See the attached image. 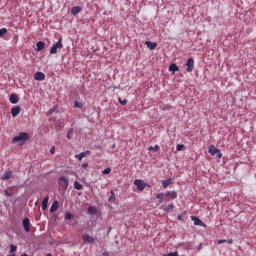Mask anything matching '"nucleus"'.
Instances as JSON below:
<instances>
[{"label": "nucleus", "mask_w": 256, "mask_h": 256, "mask_svg": "<svg viewBox=\"0 0 256 256\" xmlns=\"http://www.w3.org/2000/svg\"><path fill=\"white\" fill-rule=\"evenodd\" d=\"M185 215H187V211H183L182 214H179L177 216L178 221H183V217H185Z\"/></svg>", "instance_id": "obj_30"}, {"label": "nucleus", "mask_w": 256, "mask_h": 256, "mask_svg": "<svg viewBox=\"0 0 256 256\" xmlns=\"http://www.w3.org/2000/svg\"><path fill=\"white\" fill-rule=\"evenodd\" d=\"M87 155H91V151L87 150L81 152L80 154H76L75 157L76 159H78V161H83V158L87 157Z\"/></svg>", "instance_id": "obj_10"}, {"label": "nucleus", "mask_w": 256, "mask_h": 256, "mask_svg": "<svg viewBox=\"0 0 256 256\" xmlns=\"http://www.w3.org/2000/svg\"><path fill=\"white\" fill-rule=\"evenodd\" d=\"M74 189H76L77 191H81V189H83V184L79 183V181H75Z\"/></svg>", "instance_id": "obj_26"}, {"label": "nucleus", "mask_w": 256, "mask_h": 256, "mask_svg": "<svg viewBox=\"0 0 256 256\" xmlns=\"http://www.w3.org/2000/svg\"><path fill=\"white\" fill-rule=\"evenodd\" d=\"M65 219H66V220H71V219H73V214H71L70 212H66V213H65Z\"/></svg>", "instance_id": "obj_33"}, {"label": "nucleus", "mask_w": 256, "mask_h": 256, "mask_svg": "<svg viewBox=\"0 0 256 256\" xmlns=\"http://www.w3.org/2000/svg\"><path fill=\"white\" fill-rule=\"evenodd\" d=\"M169 71H171L172 73H176V71H179V66H177V64L172 63L169 66Z\"/></svg>", "instance_id": "obj_21"}, {"label": "nucleus", "mask_w": 256, "mask_h": 256, "mask_svg": "<svg viewBox=\"0 0 256 256\" xmlns=\"http://www.w3.org/2000/svg\"><path fill=\"white\" fill-rule=\"evenodd\" d=\"M166 199H177L176 191H167L165 194Z\"/></svg>", "instance_id": "obj_13"}, {"label": "nucleus", "mask_w": 256, "mask_h": 256, "mask_svg": "<svg viewBox=\"0 0 256 256\" xmlns=\"http://www.w3.org/2000/svg\"><path fill=\"white\" fill-rule=\"evenodd\" d=\"M9 101L12 103V105H17V103H19V96L15 93H12L10 95Z\"/></svg>", "instance_id": "obj_11"}, {"label": "nucleus", "mask_w": 256, "mask_h": 256, "mask_svg": "<svg viewBox=\"0 0 256 256\" xmlns=\"http://www.w3.org/2000/svg\"><path fill=\"white\" fill-rule=\"evenodd\" d=\"M87 167H89V164H88V163H83V164H82V168H83V169H87Z\"/></svg>", "instance_id": "obj_41"}, {"label": "nucleus", "mask_w": 256, "mask_h": 256, "mask_svg": "<svg viewBox=\"0 0 256 256\" xmlns=\"http://www.w3.org/2000/svg\"><path fill=\"white\" fill-rule=\"evenodd\" d=\"M46 256H53V254L49 253V254H47Z\"/></svg>", "instance_id": "obj_44"}, {"label": "nucleus", "mask_w": 256, "mask_h": 256, "mask_svg": "<svg viewBox=\"0 0 256 256\" xmlns=\"http://www.w3.org/2000/svg\"><path fill=\"white\" fill-rule=\"evenodd\" d=\"M43 49H45V42L38 41L36 43V51H43Z\"/></svg>", "instance_id": "obj_17"}, {"label": "nucleus", "mask_w": 256, "mask_h": 256, "mask_svg": "<svg viewBox=\"0 0 256 256\" xmlns=\"http://www.w3.org/2000/svg\"><path fill=\"white\" fill-rule=\"evenodd\" d=\"M50 153H51V155H55V146H52L50 148Z\"/></svg>", "instance_id": "obj_39"}, {"label": "nucleus", "mask_w": 256, "mask_h": 256, "mask_svg": "<svg viewBox=\"0 0 256 256\" xmlns=\"http://www.w3.org/2000/svg\"><path fill=\"white\" fill-rule=\"evenodd\" d=\"M88 215H97V208L93 206L88 207Z\"/></svg>", "instance_id": "obj_22"}, {"label": "nucleus", "mask_w": 256, "mask_h": 256, "mask_svg": "<svg viewBox=\"0 0 256 256\" xmlns=\"http://www.w3.org/2000/svg\"><path fill=\"white\" fill-rule=\"evenodd\" d=\"M102 255L103 256H109V253L108 252H103Z\"/></svg>", "instance_id": "obj_42"}, {"label": "nucleus", "mask_w": 256, "mask_h": 256, "mask_svg": "<svg viewBox=\"0 0 256 256\" xmlns=\"http://www.w3.org/2000/svg\"><path fill=\"white\" fill-rule=\"evenodd\" d=\"M183 245H184V243L182 242V243L178 244V247H183Z\"/></svg>", "instance_id": "obj_43"}, {"label": "nucleus", "mask_w": 256, "mask_h": 256, "mask_svg": "<svg viewBox=\"0 0 256 256\" xmlns=\"http://www.w3.org/2000/svg\"><path fill=\"white\" fill-rule=\"evenodd\" d=\"M161 149V147H159V145H155V146H150L148 148V151H154V153H157V151H159Z\"/></svg>", "instance_id": "obj_28"}, {"label": "nucleus", "mask_w": 256, "mask_h": 256, "mask_svg": "<svg viewBox=\"0 0 256 256\" xmlns=\"http://www.w3.org/2000/svg\"><path fill=\"white\" fill-rule=\"evenodd\" d=\"M10 177H13V172L11 171H5L4 174L2 175L3 181H6V179H10Z\"/></svg>", "instance_id": "obj_19"}, {"label": "nucleus", "mask_w": 256, "mask_h": 256, "mask_svg": "<svg viewBox=\"0 0 256 256\" xmlns=\"http://www.w3.org/2000/svg\"><path fill=\"white\" fill-rule=\"evenodd\" d=\"M35 81H45V73L43 72H36L34 74Z\"/></svg>", "instance_id": "obj_12"}, {"label": "nucleus", "mask_w": 256, "mask_h": 256, "mask_svg": "<svg viewBox=\"0 0 256 256\" xmlns=\"http://www.w3.org/2000/svg\"><path fill=\"white\" fill-rule=\"evenodd\" d=\"M223 243H227V240L223 239V240H219V241H218V245H221V244H223Z\"/></svg>", "instance_id": "obj_40"}, {"label": "nucleus", "mask_w": 256, "mask_h": 256, "mask_svg": "<svg viewBox=\"0 0 256 256\" xmlns=\"http://www.w3.org/2000/svg\"><path fill=\"white\" fill-rule=\"evenodd\" d=\"M146 45H147V47H149V49L151 51H153V49H155V47H157V43L151 42V41H146Z\"/></svg>", "instance_id": "obj_23"}, {"label": "nucleus", "mask_w": 256, "mask_h": 256, "mask_svg": "<svg viewBox=\"0 0 256 256\" xmlns=\"http://www.w3.org/2000/svg\"><path fill=\"white\" fill-rule=\"evenodd\" d=\"M67 139H73V128H70L66 135Z\"/></svg>", "instance_id": "obj_29"}, {"label": "nucleus", "mask_w": 256, "mask_h": 256, "mask_svg": "<svg viewBox=\"0 0 256 256\" xmlns=\"http://www.w3.org/2000/svg\"><path fill=\"white\" fill-rule=\"evenodd\" d=\"M134 185H136L138 191H144L145 187H147V183L143 182L141 179L134 180Z\"/></svg>", "instance_id": "obj_6"}, {"label": "nucleus", "mask_w": 256, "mask_h": 256, "mask_svg": "<svg viewBox=\"0 0 256 256\" xmlns=\"http://www.w3.org/2000/svg\"><path fill=\"white\" fill-rule=\"evenodd\" d=\"M59 185L61 187H64V189H67L69 187V178L67 176H60L58 179Z\"/></svg>", "instance_id": "obj_5"}, {"label": "nucleus", "mask_w": 256, "mask_h": 256, "mask_svg": "<svg viewBox=\"0 0 256 256\" xmlns=\"http://www.w3.org/2000/svg\"><path fill=\"white\" fill-rule=\"evenodd\" d=\"M119 103L120 105H127V99L121 100V98H119Z\"/></svg>", "instance_id": "obj_37"}, {"label": "nucleus", "mask_w": 256, "mask_h": 256, "mask_svg": "<svg viewBox=\"0 0 256 256\" xmlns=\"http://www.w3.org/2000/svg\"><path fill=\"white\" fill-rule=\"evenodd\" d=\"M82 9L81 6H74L71 9V14L72 15H79V13H81Z\"/></svg>", "instance_id": "obj_16"}, {"label": "nucleus", "mask_w": 256, "mask_h": 256, "mask_svg": "<svg viewBox=\"0 0 256 256\" xmlns=\"http://www.w3.org/2000/svg\"><path fill=\"white\" fill-rule=\"evenodd\" d=\"M30 138L31 136L29 135V133L20 132L18 136H15L12 139V143L13 145H15V143H18V145H20L21 147L22 145H25V143H27V141H29Z\"/></svg>", "instance_id": "obj_1"}, {"label": "nucleus", "mask_w": 256, "mask_h": 256, "mask_svg": "<svg viewBox=\"0 0 256 256\" xmlns=\"http://www.w3.org/2000/svg\"><path fill=\"white\" fill-rule=\"evenodd\" d=\"M195 69V60L193 58H188L186 62V71L187 73H191Z\"/></svg>", "instance_id": "obj_4"}, {"label": "nucleus", "mask_w": 256, "mask_h": 256, "mask_svg": "<svg viewBox=\"0 0 256 256\" xmlns=\"http://www.w3.org/2000/svg\"><path fill=\"white\" fill-rule=\"evenodd\" d=\"M82 240L84 241V243H86L87 245H91V243H95V238L91 237L87 234L82 236Z\"/></svg>", "instance_id": "obj_9"}, {"label": "nucleus", "mask_w": 256, "mask_h": 256, "mask_svg": "<svg viewBox=\"0 0 256 256\" xmlns=\"http://www.w3.org/2000/svg\"><path fill=\"white\" fill-rule=\"evenodd\" d=\"M201 249V244L199 245V247H198V251Z\"/></svg>", "instance_id": "obj_45"}, {"label": "nucleus", "mask_w": 256, "mask_h": 256, "mask_svg": "<svg viewBox=\"0 0 256 256\" xmlns=\"http://www.w3.org/2000/svg\"><path fill=\"white\" fill-rule=\"evenodd\" d=\"M5 35H7V28L0 29V37L3 38Z\"/></svg>", "instance_id": "obj_31"}, {"label": "nucleus", "mask_w": 256, "mask_h": 256, "mask_svg": "<svg viewBox=\"0 0 256 256\" xmlns=\"http://www.w3.org/2000/svg\"><path fill=\"white\" fill-rule=\"evenodd\" d=\"M19 113H21V107L16 106V107H13V108L11 109V115H12V117H17V115H19Z\"/></svg>", "instance_id": "obj_14"}, {"label": "nucleus", "mask_w": 256, "mask_h": 256, "mask_svg": "<svg viewBox=\"0 0 256 256\" xmlns=\"http://www.w3.org/2000/svg\"><path fill=\"white\" fill-rule=\"evenodd\" d=\"M103 175H109V173H111V168H106L103 170Z\"/></svg>", "instance_id": "obj_36"}, {"label": "nucleus", "mask_w": 256, "mask_h": 256, "mask_svg": "<svg viewBox=\"0 0 256 256\" xmlns=\"http://www.w3.org/2000/svg\"><path fill=\"white\" fill-rule=\"evenodd\" d=\"M208 153L212 155L213 157H217V159H221L223 157V153H221V150H219L217 147L210 145Z\"/></svg>", "instance_id": "obj_2"}, {"label": "nucleus", "mask_w": 256, "mask_h": 256, "mask_svg": "<svg viewBox=\"0 0 256 256\" xmlns=\"http://www.w3.org/2000/svg\"><path fill=\"white\" fill-rule=\"evenodd\" d=\"M173 181V179L168 178L162 181V187L164 189H167L169 187V185H171V182Z\"/></svg>", "instance_id": "obj_18"}, {"label": "nucleus", "mask_w": 256, "mask_h": 256, "mask_svg": "<svg viewBox=\"0 0 256 256\" xmlns=\"http://www.w3.org/2000/svg\"><path fill=\"white\" fill-rule=\"evenodd\" d=\"M73 225H77V222H75Z\"/></svg>", "instance_id": "obj_47"}, {"label": "nucleus", "mask_w": 256, "mask_h": 256, "mask_svg": "<svg viewBox=\"0 0 256 256\" xmlns=\"http://www.w3.org/2000/svg\"><path fill=\"white\" fill-rule=\"evenodd\" d=\"M163 197H165V194H164L163 192L158 193V194L156 195V199H159L158 205H161V203H163Z\"/></svg>", "instance_id": "obj_25"}, {"label": "nucleus", "mask_w": 256, "mask_h": 256, "mask_svg": "<svg viewBox=\"0 0 256 256\" xmlns=\"http://www.w3.org/2000/svg\"><path fill=\"white\" fill-rule=\"evenodd\" d=\"M229 243H233V240H229Z\"/></svg>", "instance_id": "obj_46"}, {"label": "nucleus", "mask_w": 256, "mask_h": 256, "mask_svg": "<svg viewBox=\"0 0 256 256\" xmlns=\"http://www.w3.org/2000/svg\"><path fill=\"white\" fill-rule=\"evenodd\" d=\"M59 209V201H54L50 207V213H55Z\"/></svg>", "instance_id": "obj_15"}, {"label": "nucleus", "mask_w": 256, "mask_h": 256, "mask_svg": "<svg viewBox=\"0 0 256 256\" xmlns=\"http://www.w3.org/2000/svg\"><path fill=\"white\" fill-rule=\"evenodd\" d=\"M164 256H179V252H177V251L170 252L168 254H165Z\"/></svg>", "instance_id": "obj_34"}, {"label": "nucleus", "mask_w": 256, "mask_h": 256, "mask_svg": "<svg viewBox=\"0 0 256 256\" xmlns=\"http://www.w3.org/2000/svg\"><path fill=\"white\" fill-rule=\"evenodd\" d=\"M191 221H194V225L199 227H207V224L203 220L199 219L197 216H191Z\"/></svg>", "instance_id": "obj_7"}, {"label": "nucleus", "mask_w": 256, "mask_h": 256, "mask_svg": "<svg viewBox=\"0 0 256 256\" xmlns=\"http://www.w3.org/2000/svg\"><path fill=\"white\" fill-rule=\"evenodd\" d=\"M183 147H185V145H183V144H178V145L176 146V150H177V151H183Z\"/></svg>", "instance_id": "obj_35"}, {"label": "nucleus", "mask_w": 256, "mask_h": 256, "mask_svg": "<svg viewBox=\"0 0 256 256\" xmlns=\"http://www.w3.org/2000/svg\"><path fill=\"white\" fill-rule=\"evenodd\" d=\"M173 204H168L165 208H164V211L167 213L169 211H171V209H173Z\"/></svg>", "instance_id": "obj_32"}, {"label": "nucleus", "mask_w": 256, "mask_h": 256, "mask_svg": "<svg viewBox=\"0 0 256 256\" xmlns=\"http://www.w3.org/2000/svg\"><path fill=\"white\" fill-rule=\"evenodd\" d=\"M22 224L24 227V231H26V233H29V231H31V227L29 226L31 225V220H29V218H24Z\"/></svg>", "instance_id": "obj_8"}, {"label": "nucleus", "mask_w": 256, "mask_h": 256, "mask_svg": "<svg viewBox=\"0 0 256 256\" xmlns=\"http://www.w3.org/2000/svg\"><path fill=\"white\" fill-rule=\"evenodd\" d=\"M74 109H83V103L75 100L74 101Z\"/></svg>", "instance_id": "obj_27"}, {"label": "nucleus", "mask_w": 256, "mask_h": 256, "mask_svg": "<svg viewBox=\"0 0 256 256\" xmlns=\"http://www.w3.org/2000/svg\"><path fill=\"white\" fill-rule=\"evenodd\" d=\"M57 49H63V40L61 38H59L58 41L51 47L50 54H57Z\"/></svg>", "instance_id": "obj_3"}, {"label": "nucleus", "mask_w": 256, "mask_h": 256, "mask_svg": "<svg viewBox=\"0 0 256 256\" xmlns=\"http://www.w3.org/2000/svg\"><path fill=\"white\" fill-rule=\"evenodd\" d=\"M4 193H5V195H7V197L13 196V193L9 192V190H5Z\"/></svg>", "instance_id": "obj_38"}, {"label": "nucleus", "mask_w": 256, "mask_h": 256, "mask_svg": "<svg viewBox=\"0 0 256 256\" xmlns=\"http://www.w3.org/2000/svg\"><path fill=\"white\" fill-rule=\"evenodd\" d=\"M49 204V196H46L42 200V210L45 211L47 209V205Z\"/></svg>", "instance_id": "obj_20"}, {"label": "nucleus", "mask_w": 256, "mask_h": 256, "mask_svg": "<svg viewBox=\"0 0 256 256\" xmlns=\"http://www.w3.org/2000/svg\"><path fill=\"white\" fill-rule=\"evenodd\" d=\"M115 200H116V198H115V191L111 190L110 196L108 198V201H109V203H115Z\"/></svg>", "instance_id": "obj_24"}]
</instances>
